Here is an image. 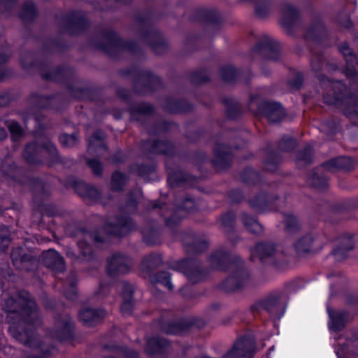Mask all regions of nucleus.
Returning a JSON list of instances; mask_svg holds the SVG:
<instances>
[{"label": "nucleus", "instance_id": "f257e3e1", "mask_svg": "<svg viewBox=\"0 0 358 358\" xmlns=\"http://www.w3.org/2000/svg\"><path fill=\"white\" fill-rule=\"evenodd\" d=\"M4 310L8 314H17L20 317L17 327L15 324L9 326L10 334L20 342L30 345L31 336L29 331L27 329H24L22 332L18 329L27 326L32 329L41 323L36 305L30 298L29 294L26 291H20L15 297L7 299Z\"/></svg>", "mask_w": 358, "mask_h": 358}, {"label": "nucleus", "instance_id": "f03ea898", "mask_svg": "<svg viewBox=\"0 0 358 358\" xmlns=\"http://www.w3.org/2000/svg\"><path fill=\"white\" fill-rule=\"evenodd\" d=\"M23 156L29 163H38L41 162L39 156L50 157L53 161L58 159L56 147L50 142L47 141L43 145L36 143L28 144L24 151Z\"/></svg>", "mask_w": 358, "mask_h": 358}, {"label": "nucleus", "instance_id": "7ed1b4c3", "mask_svg": "<svg viewBox=\"0 0 358 358\" xmlns=\"http://www.w3.org/2000/svg\"><path fill=\"white\" fill-rule=\"evenodd\" d=\"M131 267L129 259L120 254L111 256L108 259L107 272L111 276L127 273Z\"/></svg>", "mask_w": 358, "mask_h": 358}, {"label": "nucleus", "instance_id": "20e7f679", "mask_svg": "<svg viewBox=\"0 0 358 358\" xmlns=\"http://www.w3.org/2000/svg\"><path fill=\"white\" fill-rule=\"evenodd\" d=\"M263 113L267 120L271 122L280 121L285 115L282 106L276 103H266L264 105Z\"/></svg>", "mask_w": 358, "mask_h": 358}, {"label": "nucleus", "instance_id": "39448f33", "mask_svg": "<svg viewBox=\"0 0 358 358\" xmlns=\"http://www.w3.org/2000/svg\"><path fill=\"white\" fill-rule=\"evenodd\" d=\"M45 264L46 266L54 269L63 270L64 268V262L63 258L59 254L54 250H49L44 254Z\"/></svg>", "mask_w": 358, "mask_h": 358}, {"label": "nucleus", "instance_id": "423d86ee", "mask_svg": "<svg viewBox=\"0 0 358 358\" xmlns=\"http://www.w3.org/2000/svg\"><path fill=\"white\" fill-rule=\"evenodd\" d=\"M275 248L271 244H258L251 251L252 257H258L261 260L274 254Z\"/></svg>", "mask_w": 358, "mask_h": 358}, {"label": "nucleus", "instance_id": "0eeeda50", "mask_svg": "<svg viewBox=\"0 0 358 358\" xmlns=\"http://www.w3.org/2000/svg\"><path fill=\"white\" fill-rule=\"evenodd\" d=\"M242 221L248 229L252 233H259L262 231L261 225L253 217H249L248 215H243Z\"/></svg>", "mask_w": 358, "mask_h": 358}, {"label": "nucleus", "instance_id": "6e6552de", "mask_svg": "<svg viewBox=\"0 0 358 358\" xmlns=\"http://www.w3.org/2000/svg\"><path fill=\"white\" fill-rule=\"evenodd\" d=\"M313 238L310 236H306L300 239L295 244V248L299 252L309 251Z\"/></svg>", "mask_w": 358, "mask_h": 358}, {"label": "nucleus", "instance_id": "1a4fd4ad", "mask_svg": "<svg viewBox=\"0 0 358 358\" xmlns=\"http://www.w3.org/2000/svg\"><path fill=\"white\" fill-rule=\"evenodd\" d=\"M8 128L13 141H17L22 135V129L16 122H10L8 124Z\"/></svg>", "mask_w": 358, "mask_h": 358}, {"label": "nucleus", "instance_id": "9d476101", "mask_svg": "<svg viewBox=\"0 0 358 358\" xmlns=\"http://www.w3.org/2000/svg\"><path fill=\"white\" fill-rule=\"evenodd\" d=\"M60 143L66 147H72L77 142V138L76 135H68V134H62L59 136Z\"/></svg>", "mask_w": 358, "mask_h": 358}, {"label": "nucleus", "instance_id": "9b49d317", "mask_svg": "<svg viewBox=\"0 0 358 358\" xmlns=\"http://www.w3.org/2000/svg\"><path fill=\"white\" fill-rule=\"evenodd\" d=\"M286 229L287 231H294L298 228V222L293 215H287L285 220Z\"/></svg>", "mask_w": 358, "mask_h": 358}, {"label": "nucleus", "instance_id": "f8f14e48", "mask_svg": "<svg viewBox=\"0 0 358 358\" xmlns=\"http://www.w3.org/2000/svg\"><path fill=\"white\" fill-rule=\"evenodd\" d=\"M124 176L122 173L119 172L115 173L112 176V183L113 188L115 189H120V185L124 184Z\"/></svg>", "mask_w": 358, "mask_h": 358}, {"label": "nucleus", "instance_id": "ddd939ff", "mask_svg": "<svg viewBox=\"0 0 358 358\" xmlns=\"http://www.w3.org/2000/svg\"><path fill=\"white\" fill-rule=\"evenodd\" d=\"M106 315L103 310H92L91 309V324L97 322L103 319Z\"/></svg>", "mask_w": 358, "mask_h": 358}, {"label": "nucleus", "instance_id": "4468645a", "mask_svg": "<svg viewBox=\"0 0 358 358\" xmlns=\"http://www.w3.org/2000/svg\"><path fill=\"white\" fill-rule=\"evenodd\" d=\"M158 281L169 289H171L173 287L172 284L170 282V276L167 273L164 272L160 273Z\"/></svg>", "mask_w": 358, "mask_h": 358}, {"label": "nucleus", "instance_id": "2eb2a0df", "mask_svg": "<svg viewBox=\"0 0 358 358\" xmlns=\"http://www.w3.org/2000/svg\"><path fill=\"white\" fill-rule=\"evenodd\" d=\"M79 319L84 324H88V323L90 322V309L88 308H85L80 310Z\"/></svg>", "mask_w": 358, "mask_h": 358}, {"label": "nucleus", "instance_id": "dca6fc26", "mask_svg": "<svg viewBox=\"0 0 358 358\" xmlns=\"http://www.w3.org/2000/svg\"><path fill=\"white\" fill-rule=\"evenodd\" d=\"M133 308L132 301L129 299L128 300H125L121 306V311L123 314H129Z\"/></svg>", "mask_w": 358, "mask_h": 358}, {"label": "nucleus", "instance_id": "f3484780", "mask_svg": "<svg viewBox=\"0 0 358 358\" xmlns=\"http://www.w3.org/2000/svg\"><path fill=\"white\" fill-rule=\"evenodd\" d=\"M75 189L78 192V193L80 194L82 196H84L88 192L89 190L87 185L82 182L78 183L75 186Z\"/></svg>", "mask_w": 358, "mask_h": 358}, {"label": "nucleus", "instance_id": "a211bd4d", "mask_svg": "<svg viewBox=\"0 0 358 358\" xmlns=\"http://www.w3.org/2000/svg\"><path fill=\"white\" fill-rule=\"evenodd\" d=\"M162 342V341H159V340H157L156 338H152V339L149 340L148 343V346H152L153 345H157V347L153 351L148 349L147 350H148V353H153V352L159 351V350H160V348L162 347V345H161V343Z\"/></svg>", "mask_w": 358, "mask_h": 358}, {"label": "nucleus", "instance_id": "6ab92c4d", "mask_svg": "<svg viewBox=\"0 0 358 358\" xmlns=\"http://www.w3.org/2000/svg\"><path fill=\"white\" fill-rule=\"evenodd\" d=\"M242 355V351L238 346V345H236L232 350L229 352V357H232L234 358H239V356Z\"/></svg>", "mask_w": 358, "mask_h": 358}, {"label": "nucleus", "instance_id": "aec40b11", "mask_svg": "<svg viewBox=\"0 0 358 358\" xmlns=\"http://www.w3.org/2000/svg\"><path fill=\"white\" fill-rule=\"evenodd\" d=\"M90 166L91 169H92L96 174H99L101 173V164L99 162L96 160H91Z\"/></svg>", "mask_w": 358, "mask_h": 358}, {"label": "nucleus", "instance_id": "412c9836", "mask_svg": "<svg viewBox=\"0 0 358 358\" xmlns=\"http://www.w3.org/2000/svg\"><path fill=\"white\" fill-rule=\"evenodd\" d=\"M35 11L36 9L33 3H29L24 8V15H28L31 16L35 14Z\"/></svg>", "mask_w": 358, "mask_h": 358}, {"label": "nucleus", "instance_id": "4be33fe9", "mask_svg": "<svg viewBox=\"0 0 358 358\" xmlns=\"http://www.w3.org/2000/svg\"><path fill=\"white\" fill-rule=\"evenodd\" d=\"M340 50L344 56L350 55L352 54V51L347 44L341 45Z\"/></svg>", "mask_w": 358, "mask_h": 358}, {"label": "nucleus", "instance_id": "5701e85b", "mask_svg": "<svg viewBox=\"0 0 358 358\" xmlns=\"http://www.w3.org/2000/svg\"><path fill=\"white\" fill-rule=\"evenodd\" d=\"M84 243L83 242L78 243L79 248L83 250V254L85 256L87 253V245L85 247L83 246Z\"/></svg>", "mask_w": 358, "mask_h": 358}, {"label": "nucleus", "instance_id": "b1692460", "mask_svg": "<svg viewBox=\"0 0 358 358\" xmlns=\"http://www.w3.org/2000/svg\"><path fill=\"white\" fill-rule=\"evenodd\" d=\"M6 136H7L6 131L3 128H0V141L6 138Z\"/></svg>", "mask_w": 358, "mask_h": 358}, {"label": "nucleus", "instance_id": "393cba45", "mask_svg": "<svg viewBox=\"0 0 358 358\" xmlns=\"http://www.w3.org/2000/svg\"><path fill=\"white\" fill-rule=\"evenodd\" d=\"M334 255H335L336 258H337V259H340L341 257H343L342 249H336L334 251Z\"/></svg>", "mask_w": 358, "mask_h": 358}, {"label": "nucleus", "instance_id": "a878e982", "mask_svg": "<svg viewBox=\"0 0 358 358\" xmlns=\"http://www.w3.org/2000/svg\"><path fill=\"white\" fill-rule=\"evenodd\" d=\"M3 242H5V244H3L2 248H1V250L2 251H5L7 248V246H8V239L7 238H3L1 239Z\"/></svg>", "mask_w": 358, "mask_h": 358}, {"label": "nucleus", "instance_id": "bb28decb", "mask_svg": "<svg viewBox=\"0 0 358 358\" xmlns=\"http://www.w3.org/2000/svg\"><path fill=\"white\" fill-rule=\"evenodd\" d=\"M143 265H148L149 266H153L155 264L152 262V259H144L143 262Z\"/></svg>", "mask_w": 358, "mask_h": 358}, {"label": "nucleus", "instance_id": "cd10ccee", "mask_svg": "<svg viewBox=\"0 0 358 358\" xmlns=\"http://www.w3.org/2000/svg\"><path fill=\"white\" fill-rule=\"evenodd\" d=\"M8 56L7 55H0V64L5 62Z\"/></svg>", "mask_w": 358, "mask_h": 358}, {"label": "nucleus", "instance_id": "c85d7f7f", "mask_svg": "<svg viewBox=\"0 0 358 358\" xmlns=\"http://www.w3.org/2000/svg\"><path fill=\"white\" fill-rule=\"evenodd\" d=\"M117 229H118L119 230H121V231H124V229H125V225L124 224H122V225H115Z\"/></svg>", "mask_w": 358, "mask_h": 358}, {"label": "nucleus", "instance_id": "c756f323", "mask_svg": "<svg viewBox=\"0 0 358 358\" xmlns=\"http://www.w3.org/2000/svg\"><path fill=\"white\" fill-rule=\"evenodd\" d=\"M103 137H104V135L102 133L99 136H95V135L94 136V138H96V139H102Z\"/></svg>", "mask_w": 358, "mask_h": 358}, {"label": "nucleus", "instance_id": "7c9ffc66", "mask_svg": "<svg viewBox=\"0 0 358 358\" xmlns=\"http://www.w3.org/2000/svg\"><path fill=\"white\" fill-rule=\"evenodd\" d=\"M351 24H352L351 22H350V21H348V24H346V25H345V27H346L347 28H350V27H351Z\"/></svg>", "mask_w": 358, "mask_h": 358}, {"label": "nucleus", "instance_id": "2f4dec72", "mask_svg": "<svg viewBox=\"0 0 358 358\" xmlns=\"http://www.w3.org/2000/svg\"><path fill=\"white\" fill-rule=\"evenodd\" d=\"M185 273L189 278H191L190 275L187 272L185 271Z\"/></svg>", "mask_w": 358, "mask_h": 358}, {"label": "nucleus", "instance_id": "473e14b6", "mask_svg": "<svg viewBox=\"0 0 358 358\" xmlns=\"http://www.w3.org/2000/svg\"><path fill=\"white\" fill-rule=\"evenodd\" d=\"M241 287V285H237V288H239V287Z\"/></svg>", "mask_w": 358, "mask_h": 358}, {"label": "nucleus", "instance_id": "72a5a7b5", "mask_svg": "<svg viewBox=\"0 0 358 358\" xmlns=\"http://www.w3.org/2000/svg\"><path fill=\"white\" fill-rule=\"evenodd\" d=\"M334 161H331V162H330V164H334Z\"/></svg>", "mask_w": 358, "mask_h": 358}]
</instances>
